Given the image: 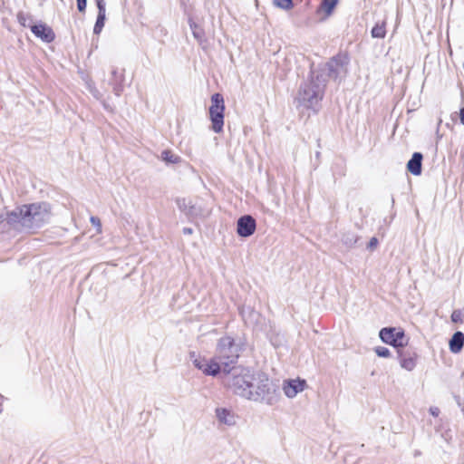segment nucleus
<instances>
[{
	"label": "nucleus",
	"mask_w": 464,
	"mask_h": 464,
	"mask_svg": "<svg viewBox=\"0 0 464 464\" xmlns=\"http://www.w3.org/2000/svg\"><path fill=\"white\" fill-rule=\"evenodd\" d=\"M222 381L234 394L251 401L272 406L280 399L279 392L263 372L255 373L246 368L232 367L223 373Z\"/></svg>",
	"instance_id": "nucleus-1"
},
{
	"label": "nucleus",
	"mask_w": 464,
	"mask_h": 464,
	"mask_svg": "<svg viewBox=\"0 0 464 464\" xmlns=\"http://www.w3.org/2000/svg\"><path fill=\"white\" fill-rule=\"evenodd\" d=\"M324 74L311 72L310 78L303 82L295 99L297 108L315 110L324 97L325 79H320Z\"/></svg>",
	"instance_id": "nucleus-2"
},
{
	"label": "nucleus",
	"mask_w": 464,
	"mask_h": 464,
	"mask_svg": "<svg viewBox=\"0 0 464 464\" xmlns=\"http://www.w3.org/2000/svg\"><path fill=\"white\" fill-rule=\"evenodd\" d=\"M242 349L243 343L236 342L231 336H223L218 340L215 356L223 365L224 373L231 370L232 368H229L230 365L237 362Z\"/></svg>",
	"instance_id": "nucleus-3"
},
{
	"label": "nucleus",
	"mask_w": 464,
	"mask_h": 464,
	"mask_svg": "<svg viewBox=\"0 0 464 464\" xmlns=\"http://www.w3.org/2000/svg\"><path fill=\"white\" fill-rule=\"evenodd\" d=\"M25 211V229L31 230L41 227L51 218L50 205L46 202L24 205Z\"/></svg>",
	"instance_id": "nucleus-4"
},
{
	"label": "nucleus",
	"mask_w": 464,
	"mask_h": 464,
	"mask_svg": "<svg viewBox=\"0 0 464 464\" xmlns=\"http://www.w3.org/2000/svg\"><path fill=\"white\" fill-rule=\"evenodd\" d=\"M225 102L221 93L216 92L211 96V105L208 109L211 130L220 133L224 126Z\"/></svg>",
	"instance_id": "nucleus-5"
},
{
	"label": "nucleus",
	"mask_w": 464,
	"mask_h": 464,
	"mask_svg": "<svg viewBox=\"0 0 464 464\" xmlns=\"http://www.w3.org/2000/svg\"><path fill=\"white\" fill-rule=\"evenodd\" d=\"M380 339L397 349L404 348L409 342L406 337L404 330L396 327H384L379 332Z\"/></svg>",
	"instance_id": "nucleus-6"
},
{
	"label": "nucleus",
	"mask_w": 464,
	"mask_h": 464,
	"mask_svg": "<svg viewBox=\"0 0 464 464\" xmlns=\"http://www.w3.org/2000/svg\"><path fill=\"white\" fill-rule=\"evenodd\" d=\"M345 60V57L335 56L332 58L328 63H326L324 67L320 69V71L315 72V74H324V76L320 77V79H325V82L327 81V78L337 80L346 71Z\"/></svg>",
	"instance_id": "nucleus-7"
},
{
	"label": "nucleus",
	"mask_w": 464,
	"mask_h": 464,
	"mask_svg": "<svg viewBox=\"0 0 464 464\" xmlns=\"http://www.w3.org/2000/svg\"><path fill=\"white\" fill-rule=\"evenodd\" d=\"M256 228V219L250 215H244L237 221V233L241 237L252 236Z\"/></svg>",
	"instance_id": "nucleus-8"
},
{
	"label": "nucleus",
	"mask_w": 464,
	"mask_h": 464,
	"mask_svg": "<svg viewBox=\"0 0 464 464\" xmlns=\"http://www.w3.org/2000/svg\"><path fill=\"white\" fill-rule=\"evenodd\" d=\"M25 218V211H24V206L16 208L11 212L5 214V222L11 227L15 230H26L25 224L24 222Z\"/></svg>",
	"instance_id": "nucleus-9"
},
{
	"label": "nucleus",
	"mask_w": 464,
	"mask_h": 464,
	"mask_svg": "<svg viewBox=\"0 0 464 464\" xmlns=\"http://www.w3.org/2000/svg\"><path fill=\"white\" fill-rule=\"evenodd\" d=\"M400 365L411 372L416 367L417 353L413 350L401 348L397 351Z\"/></svg>",
	"instance_id": "nucleus-10"
},
{
	"label": "nucleus",
	"mask_w": 464,
	"mask_h": 464,
	"mask_svg": "<svg viewBox=\"0 0 464 464\" xmlns=\"http://www.w3.org/2000/svg\"><path fill=\"white\" fill-rule=\"evenodd\" d=\"M31 32L44 43H52L55 38L53 30L44 23L30 25Z\"/></svg>",
	"instance_id": "nucleus-11"
},
{
	"label": "nucleus",
	"mask_w": 464,
	"mask_h": 464,
	"mask_svg": "<svg viewBox=\"0 0 464 464\" xmlns=\"http://www.w3.org/2000/svg\"><path fill=\"white\" fill-rule=\"evenodd\" d=\"M306 385V382L301 379L285 380L283 383V391L286 397L294 398L299 392H303Z\"/></svg>",
	"instance_id": "nucleus-12"
},
{
	"label": "nucleus",
	"mask_w": 464,
	"mask_h": 464,
	"mask_svg": "<svg viewBox=\"0 0 464 464\" xmlns=\"http://www.w3.org/2000/svg\"><path fill=\"white\" fill-rule=\"evenodd\" d=\"M216 417L220 423L227 426H233L237 422V417L235 413L227 408H217Z\"/></svg>",
	"instance_id": "nucleus-13"
},
{
	"label": "nucleus",
	"mask_w": 464,
	"mask_h": 464,
	"mask_svg": "<svg viewBox=\"0 0 464 464\" xmlns=\"http://www.w3.org/2000/svg\"><path fill=\"white\" fill-rule=\"evenodd\" d=\"M423 156L420 152H414L411 160L407 163V169L414 176H419L421 173Z\"/></svg>",
	"instance_id": "nucleus-14"
},
{
	"label": "nucleus",
	"mask_w": 464,
	"mask_h": 464,
	"mask_svg": "<svg viewBox=\"0 0 464 464\" xmlns=\"http://www.w3.org/2000/svg\"><path fill=\"white\" fill-rule=\"evenodd\" d=\"M124 76L120 73L116 68L111 71V78L109 81L110 85L116 96H120L123 92Z\"/></svg>",
	"instance_id": "nucleus-15"
},
{
	"label": "nucleus",
	"mask_w": 464,
	"mask_h": 464,
	"mask_svg": "<svg viewBox=\"0 0 464 464\" xmlns=\"http://www.w3.org/2000/svg\"><path fill=\"white\" fill-rule=\"evenodd\" d=\"M449 345L451 353H459L464 346V334L459 331L455 332L450 340Z\"/></svg>",
	"instance_id": "nucleus-16"
},
{
	"label": "nucleus",
	"mask_w": 464,
	"mask_h": 464,
	"mask_svg": "<svg viewBox=\"0 0 464 464\" xmlns=\"http://www.w3.org/2000/svg\"><path fill=\"white\" fill-rule=\"evenodd\" d=\"M221 369H223V365L218 362V359L215 356L210 359L207 364V367L204 368L203 373L208 376H216L218 375Z\"/></svg>",
	"instance_id": "nucleus-17"
},
{
	"label": "nucleus",
	"mask_w": 464,
	"mask_h": 464,
	"mask_svg": "<svg viewBox=\"0 0 464 464\" xmlns=\"http://www.w3.org/2000/svg\"><path fill=\"white\" fill-rule=\"evenodd\" d=\"M188 24H189V27L192 31V34L194 36V38L199 43V44H202L203 42L206 41V37H205V31L204 29L199 26L198 24H197L192 18H189L188 19Z\"/></svg>",
	"instance_id": "nucleus-18"
},
{
	"label": "nucleus",
	"mask_w": 464,
	"mask_h": 464,
	"mask_svg": "<svg viewBox=\"0 0 464 464\" xmlns=\"http://www.w3.org/2000/svg\"><path fill=\"white\" fill-rule=\"evenodd\" d=\"M240 314L245 321L246 324H253L256 322L259 318V314L250 307H243L240 309Z\"/></svg>",
	"instance_id": "nucleus-19"
},
{
	"label": "nucleus",
	"mask_w": 464,
	"mask_h": 464,
	"mask_svg": "<svg viewBox=\"0 0 464 464\" xmlns=\"http://www.w3.org/2000/svg\"><path fill=\"white\" fill-rule=\"evenodd\" d=\"M106 8H98V15L93 27V34H100L105 24Z\"/></svg>",
	"instance_id": "nucleus-20"
},
{
	"label": "nucleus",
	"mask_w": 464,
	"mask_h": 464,
	"mask_svg": "<svg viewBox=\"0 0 464 464\" xmlns=\"http://www.w3.org/2000/svg\"><path fill=\"white\" fill-rule=\"evenodd\" d=\"M189 359H190L191 362L193 363V365L197 369L200 370L202 372H204V368L207 367V364L209 362V360H207V359L201 357L200 355L197 354L195 352L189 353Z\"/></svg>",
	"instance_id": "nucleus-21"
},
{
	"label": "nucleus",
	"mask_w": 464,
	"mask_h": 464,
	"mask_svg": "<svg viewBox=\"0 0 464 464\" xmlns=\"http://www.w3.org/2000/svg\"><path fill=\"white\" fill-rule=\"evenodd\" d=\"M372 37L382 39L386 35V23L385 21H378L371 31Z\"/></svg>",
	"instance_id": "nucleus-22"
},
{
	"label": "nucleus",
	"mask_w": 464,
	"mask_h": 464,
	"mask_svg": "<svg viewBox=\"0 0 464 464\" xmlns=\"http://www.w3.org/2000/svg\"><path fill=\"white\" fill-rule=\"evenodd\" d=\"M161 160L166 163L171 164L179 163L181 160L179 156L173 154L169 150H165L161 152Z\"/></svg>",
	"instance_id": "nucleus-23"
},
{
	"label": "nucleus",
	"mask_w": 464,
	"mask_h": 464,
	"mask_svg": "<svg viewBox=\"0 0 464 464\" xmlns=\"http://www.w3.org/2000/svg\"><path fill=\"white\" fill-rule=\"evenodd\" d=\"M17 21L23 27H30L33 25V16L30 14L19 12L17 14Z\"/></svg>",
	"instance_id": "nucleus-24"
},
{
	"label": "nucleus",
	"mask_w": 464,
	"mask_h": 464,
	"mask_svg": "<svg viewBox=\"0 0 464 464\" xmlns=\"http://www.w3.org/2000/svg\"><path fill=\"white\" fill-rule=\"evenodd\" d=\"M358 240V237L353 232H346L342 237V242L348 247H353Z\"/></svg>",
	"instance_id": "nucleus-25"
},
{
	"label": "nucleus",
	"mask_w": 464,
	"mask_h": 464,
	"mask_svg": "<svg viewBox=\"0 0 464 464\" xmlns=\"http://www.w3.org/2000/svg\"><path fill=\"white\" fill-rule=\"evenodd\" d=\"M338 0H323L321 3V8L325 12L327 15L331 14L336 6Z\"/></svg>",
	"instance_id": "nucleus-26"
},
{
	"label": "nucleus",
	"mask_w": 464,
	"mask_h": 464,
	"mask_svg": "<svg viewBox=\"0 0 464 464\" xmlns=\"http://www.w3.org/2000/svg\"><path fill=\"white\" fill-rule=\"evenodd\" d=\"M191 203L192 202L190 200H188L187 198H179L176 199V204L179 209L184 214L187 212Z\"/></svg>",
	"instance_id": "nucleus-27"
},
{
	"label": "nucleus",
	"mask_w": 464,
	"mask_h": 464,
	"mask_svg": "<svg viewBox=\"0 0 464 464\" xmlns=\"http://www.w3.org/2000/svg\"><path fill=\"white\" fill-rule=\"evenodd\" d=\"M275 5L282 9L288 10L293 7L292 0H275Z\"/></svg>",
	"instance_id": "nucleus-28"
},
{
	"label": "nucleus",
	"mask_w": 464,
	"mask_h": 464,
	"mask_svg": "<svg viewBox=\"0 0 464 464\" xmlns=\"http://www.w3.org/2000/svg\"><path fill=\"white\" fill-rule=\"evenodd\" d=\"M374 351L379 357L387 358L391 355L390 350L384 346H377Z\"/></svg>",
	"instance_id": "nucleus-29"
},
{
	"label": "nucleus",
	"mask_w": 464,
	"mask_h": 464,
	"mask_svg": "<svg viewBox=\"0 0 464 464\" xmlns=\"http://www.w3.org/2000/svg\"><path fill=\"white\" fill-rule=\"evenodd\" d=\"M464 318V314L460 310H454L451 314V321L453 323H461Z\"/></svg>",
	"instance_id": "nucleus-30"
},
{
	"label": "nucleus",
	"mask_w": 464,
	"mask_h": 464,
	"mask_svg": "<svg viewBox=\"0 0 464 464\" xmlns=\"http://www.w3.org/2000/svg\"><path fill=\"white\" fill-rule=\"evenodd\" d=\"M90 221L92 225L97 228V231L100 233L102 231V223L99 218L97 217H91Z\"/></svg>",
	"instance_id": "nucleus-31"
},
{
	"label": "nucleus",
	"mask_w": 464,
	"mask_h": 464,
	"mask_svg": "<svg viewBox=\"0 0 464 464\" xmlns=\"http://www.w3.org/2000/svg\"><path fill=\"white\" fill-rule=\"evenodd\" d=\"M198 213L197 208L191 203V205L189 206L188 209L187 210V212L185 213L186 216H188V217H194V216H197Z\"/></svg>",
	"instance_id": "nucleus-32"
},
{
	"label": "nucleus",
	"mask_w": 464,
	"mask_h": 464,
	"mask_svg": "<svg viewBox=\"0 0 464 464\" xmlns=\"http://www.w3.org/2000/svg\"><path fill=\"white\" fill-rule=\"evenodd\" d=\"M77 1V8L80 12H84L87 5V0H76Z\"/></svg>",
	"instance_id": "nucleus-33"
},
{
	"label": "nucleus",
	"mask_w": 464,
	"mask_h": 464,
	"mask_svg": "<svg viewBox=\"0 0 464 464\" xmlns=\"http://www.w3.org/2000/svg\"><path fill=\"white\" fill-rule=\"evenodd\" d=\"M377 245H378V239L375 237H373L370 239V241L367 245V248L372 250L377 246Z\"/></svg>",
	"instance_id": "nucleus-34"
},
{
	"label": "nucleus",
	"mask_w": 464,
	"mask_h": 464,
	"mask_svg": "<svg viewBox=\"0 0 464 464\" xmlns=\"http://www.w3.org/2000/svg\"><path fill=\"white\" fill-rule=\"evenodd\" d=\"M440 411L438 407H430V413L434 416V417H438L439 414H440Z\"/></svg>",
	"instance_id": "nucleus-35"
},
{
	"label": "nucleus",
	"mask_w": 464,
	"mask_h": 464,
	"mask_svg": "<svg viewBox=\"0 0 464 464\" xmlns=\"http://www.w3.org/2000/svg\"><path fill=\"white\" fill-rule=\"evenodd\" d=\"M97 8H105V1L104 0H95Z\"/></svg>",
	"instance_id": "nucleus-36"
},
{
	"label": "nucleus",
	"mask_w": 464,
	"mask_h": 464,
	"mask_svg": "<svg viewBox=\"0 0 464 464\" xmlns=\"http://www.w3.org/2000/svg\"><path fill=\"white\" fill-rule=\"evenodd\" d=\"M460 122L464 125V107L459 110Z\"/></svg>",
	"instance_id": "nucleus-37"
},
{
	"label": "nucleus",
	"mask_w": 464,
	"mask_h": 464,
	"mask_svg": "<svg viewBox=\"0 0 464 464\" xmlns=\"http://www.w3.org/2000/svg\"><path fill=\"white\" fill-rule=\"evenodd\" d=\"M183 233H184V234H192V233H193V230H192V228H190V227H184V228H183Z\"/></svg>",
	"instance_id": "nucleus-38"
},
{
	"label": "nucleus",
	"mask_w": 464,
	"mask_h": 464,
	"mask_svg": "<svg viewBox=\"0 0 464 464\" xmlns=\"http://www.w3.org/2000/svg\"><path fill=\"white\" fill-rule=\"evenodd\" d=\"M5 222V215L0 214V224Z\"/></svg>",
	"instance_id": "nucleus-39"
},
{
	"label": "nucleus",
	"mask_w": 464,
	"mask_h": 464,
	"mask_svg": "<svg viewBox=\"0 0 464 464\" xmlns=\"http://www.w3.org/2000/svg\"><path fill=\"white\" fill-rule=\"evenodd\" d=\"M6 400V398L0 393V402H2V404H4V401Z\"/></svg>",
	"instance_id": "nucleus-40"
},
{
	"label": "nucleus",
	"mask_w": 464,
	"mask_h": 464,
	"mask_svg": "<svg viewBox=\"0 0 464 464\" xmlns=\"http://www.w3.org/2000/svg\"><path fill=\"white\" fill-rule=\"evenodd\" d=\"M3 411H4L3 404H2V402H0V414L3 412Z\"/></svg>",
	"instance_id": "nucleus-41"
}]
</instances>
